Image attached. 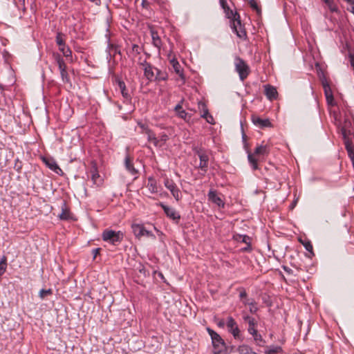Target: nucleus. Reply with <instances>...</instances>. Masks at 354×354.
<instances>
[{
    "label": "nucleus",
    "mask_w": 354,
    "mask_h": 354,
    "mask_svg": "<svg viewBox=\"0 0 354 354\" xmlns=\"http://www.w3.org/2000/svg\"><path fill=\"white\" fill-rule=\"evenodd\" d=\"M51 294H52V290L51 289H47V290L41 289L39 291V297H41V299H44L47 295H50Z\"/></svg>",
    "instance_id": "obj_43"
},
{
    "label": "nucleus",
    "mask_w": 354,
    "mask_h": 354,
    "mask_svg": "<svg viewBox=\"0 0 354 354\" xmlns=\"http://www.w3.org/2000/svg\"><path fill=\"white\" fill-rule=\"evenodd\" d=\"M174 111L179 118L183 119L185 121L189 120L191 118L189 115H188V113L183 109L180 104H178L175 106Z\"/></svg>",
    "instance_id": "obj_18"
},
{
    "label": "nucleus",
    "mask_w": 354,
    "mask_h": 354,
    "mask_svg": "<svg viewBox=\"0 0 354 354\" xmlns=\"http://www.w3.org/2000/svg\"><path fill=\"white\" fill-rule=\"evenodd\" d=\"M149 236V237H152V238H153V239H155V238H156V237H155V236L152 234V232H151L148 231V230H147L146 229L145 230V232H144V233H143V236Z\"/></svg>",
    "instance_id": "obj_47"
},
{
    "label": "nucleus",
    "mask_w": 354,
    "mask_h": 354,
    "mask_svg": "<svg viewBox=\"0 0 354 354\" xmlns=\"http://www.w3.org/2000/svg\"><path fill=\"white\" fill-rule=\"evenodd\" d=\"M7 268V259L3 257L0 260V277L5 273Z\"/></svg>",
    "instance_id": "obj_33"
},
{
    "label": "nucleus",
    "mask_w": 354,
    "mask_h": 354,
    "mask_svg": "<svg viewBox=\"0 0 354 354\" xmlns=\"http://www.w3.org/2000/svg\"><path fill=\"white\" fill-rule=\"evenodd\" d=\"M250 6L256 10L257 12H259V8L258 7L257 3L254 0H251L250 2Z\"/></svg>",
    "instance_id": "obj_45"
},
{
    "label": "nucleus",
    "mask_w": 354,
    "mask_h": 354,
    "mask_svg": "<svg viewBox=\"0 0 354 354\" xmlns=\"http://www.w3.org/2000/svg\"><path fill=\"white\" fill-rule=\"evenodd\" d=\"M235 70L239 73L241 80L243 81L250 73V68L245 61L236 57L234 59Z\"/></svg>",
    "instance_id": "obj_3"
},
{
    "label": "nucleus",
    "mask_w": 354,
    "mask_h": 354,
    "mask_svg": "<svg viewBox=\"0 0 354 354\" xmlns=\"http://www.w3.org/2000/svg\"><path fill=\"white\" fill-rule=\"evenodd\" d=\"M322 1L327 5L328 8H329V10L331 12H337V10H338L337 6L334 3L333 0H322Z\"/></svg>",
    "instance_id": "obj_34"
},
{
    "label": "nucleus",
    "mask_w": 354,
    "mask_h": 354,
    "mask_svg": "<svg viewBox=\"0 0 354 354\" xmlns=\"http://www.w3.org/2000/svg\"><path fill=\"white\" fill-rule=\"evenodd\" d=\"M250 301H251V299H248L247 297L243 299V303L245 306L248 305L250 304Z\"/></svg>",
    "instance_id": "obj_50"
},
{
    "label": "nucleus",
    "mask_w": 354,
    "mask_h": 354,
    "mask_svg": "<svg viewBox=\"0 0 354 354\" xmlns=\"http://www.w3.org/2000/svg\"><path fill=\"white\" fill-rule=\"evenodd\" d=\"M248 158L249 162L252 167L253 169L256 170L258 169L257 160L253 157V155L251 153H248Z\"/></svg>",
    "instance_id": "obj_39"
},
{
    "label": "nucleus",
    "mask_w": 354,
    "mask_h": 354,
    "mask_svg": "<svg viewBox=\"0 0 354 354\" xmlns=\"http://www.w3.org/2000/svg\"><path fill=\"white\" fill-rule=\"evenodd\" d=\"M14 3L19 8L22 6L24 7L25 0H13Z\"/></svg>",
    "instance_id": "obj_44"
},
{
    "label": "nucleus",
    "mask_w": 354,
    "mask_h": 354,
    "mask_svg": "<svg viewBox=\"0 0 354 354\" xmlns=\"http://www.w3.org/2000/svg\"><path fill=\"white\" fill-rule=\"evenodd\" d=\"M252 335V337L254 338V340L255 341V342L257 343V345H259V346H263L265 342L263 339L262 336L260 334L258 333V331H257L256 333H253Z\"/></svg>",
    "instance_id": "obj_36"
},
{
    "label": "nucleus",
    "mask_w": 354,
    "mask_h": 354,
    "mask_svg": "<svg viewBox=\"0 0 354 354\" xmlns=\"http://www.w3.org/2000/svg\"><path fill=\"white\" fill-rule=\"evenodd\" d=\"M151 34L153 46L158 48V49H160V47L162 46V41L158 33L154 30H151Z\"/></svg>",
    "instance_id": "obj_28"
},
{
    "label": "nucleus",
    "mask_w": 354,
    "mask_h": 354,
    "mask_svg": "<svg viewBox=\"0 0 354 354\" xmlns=\"http://www.w3.org/2000/svg\"><path fill=\"white\" fill-rule=\"evenodd\" d=\"M218 326L219 327H224L225 326V322L224 320H221L218 323Z\"/></svg>",
    "instance_id": "obj_52"
},
{
    "label": "nucleus",
    "mask_w": 354,
    "mask_h": 354,
    "mask_svg": "<svg viewBox=\"0 0 354 354\" xmlns=\"http://www.w3.org/2000/svg\"><path fill=\"white\" fill-rule=\"evenodd\" d=\"M351 12L354 14V6L352 7Z\"/></svg>",
    "instance_id": "obj_56"
},
{
    "label": "nucleus",
    "mask_w": 354,
    "mask_h": 354,
    "mask_svg": "<svg viewBox=\"0 0 354 354\" xmlns=\"http://www.w3.org/2000/svg\"><path fill=\"white\" fill-rule=\"evenodd\" d=\"M207 330L212 339L214 354H226L227 347L221 337L209 328Z\"/></svg>",
    "instance_id": "obj_1"
},
{
    "label": "nucleus",
    "mask_w": 354,
    "mask_h": 354,
    "mask_svg": "<svg viewBox=\"0 0 354 354\" xmlns=\"http://www.w3.org/2000/svg\"><path fill=\"white\" fill-rule=\"evenodd\" d=\"M265 95L270 100L277 99L278 93L275 87L269 84L264 86Z\"/></svg>",
    "instance_id": "obj_11"
},
{
    "label": "nucleus",
    "mask_w": 354,
    "mask_h": 354,
    "mask_svg": "<svg viewBox=\"0 0 354 354\" xmlns=\"http://www.w3.org/2000/svg\"><path fill=\"white\" fill-rule=\"evenodd\" d=\"M53 56L57 62L59 70L66 68V64L60 55L58 53H55Z\"/></svg>",
    "instance_id": "obj_31"
},
{
    "label": "nucleus",
    "mask_w": 354,
    "mask_h": 354,
    "mask_svg": "<svg viewBox=\"0 0 354 354\" xmlns=\"http://www.w3.org/2000/svg\"><path fill=\"white\" fill-rule=\"evenodd\" d=\"M123 233L121 231L115 232L111 230H106L102 233V239L104 241L109 242L112 244L120 242L123 239Z\"/></svg>",
    "instance_id": "obj_4"
},
{
    "label": "nucleus",
    "mask_w": 354,
    "mask_h": 354,
    "mask_svg": "<svg viewBox=\"0 0 354 354\" xmlns=\"http://www.w3.org/2000/svg\"><path fill=\"white\" fill-rule=\"evenodd\" d=\"M116 82L122 97L127 100H130V95L127 90L125 83L119 79Z\"/></svg>",
    "instance_id": "obj_20"
},
{
    "label": "nucleus",
    "mask_w": 354,
    "mask_h": 354,
    "mask_svg": "<svg viewBox=\"0 0 354 354\" xmlns=\"http://www.w3.org/2000/svg\"><path fill=\"white\" fill-rule=\"evenodd\" d=\"M145 133L147 135L148 141L151 142L156 147L159 145L160 140L149 128L145 129Z\"/></svg>",
    "instance_id": "obj_22"
},
{
    "label": "nucleus",
    "mask_w": 354,
    "mask_h": 354,
    "mask_svg": "<svg viewBox=\"0 0 354 354\" xmlns=\"http://www.w3.org/2000/svg\"><path fill=\"white\" fill-rule=\"evenodd\" d=\"M140 65L143 66L144 75L147 80L152 81L154 80H165L166 77L163 75H160V71L151 66V64L144 61L140 63Z\"/></svg>",
    "instance_id": "obj_2"
},
{
    "label": "nucleus",
    "mask_w": 354,
    "mask_h": 354,
    "mask_svg": "<svg viewBox=\"0 0 354 354\" xmlns=\"http://www.w3.org/2000/svg\"><path fill=\"white\" fill-rule=\"evenodd\" d=\"M43 161L45 162V164L49 169L55 171L56 174H59L60 172H62V169L57 165V162L54 159L49 158H43Z\"/></svg>",
    "instance_id": "obj_12"
},
{
    "label": "nucleus",
    "mask_w": 354,
    "mask_h": 354,
    "mask_svg": "<svg viewBox=\"0 0 354 354\" xmlns=\"http://www.w3.org/2000/svg\"><path fill=\"white\" fill-rule=\"evenodd\" d=\"M229 332H230L235 339L240 338V330L236 324V322L232 317H227L226 323Z\"/></svg>",
    "instance_id": "obj_7"
},
{
    "label": "nucleus",
    "mask_w": 354,
    "mask_h": 354,
    "mask_svg": "<svg viewBox=\"0 0 354 354\" xmlns=\"http://www.w3.org/2000/svg\"><path fill=\"white\" fill-rule=\"evenodd\" d=\"M160 205L163 209L165 214L170 218L171 219L175 221L178 223L180 218V214L176 211V209L173 207H170L160 203Z\"/></svg>",
    "instance_id": "obj_8"
},
{
    "label": "nucleus",
    "mask_w": 354,
    "mask_h": 354,
    "mask_svg": "<svg viewBox=\"0 0 354 354\" xmlns=\"http://www.w3.org/2000/svg\"><path fill=\"white\" fill-rule=\"evenodd\" d=\"M207 196L209 201L214 203L219 207H224L225 203L218 195L216 191L212 189L209 190Z\"/></svg>",
    "instance_id": "obj_9"
},
{
    "label": "nucleus",
    "mask_w": 354,
    "mask_h": 354,
    "mask_svg": "<svg viewBox=\"0 0 354 354\" xmlns=\"http://www.w3.org/2000/svg\"><path fill=\"white\" fill-rule=\"evenodd\" d=\"M254 155L264 156L268 153V148L267 145H259L254 150Z\"/></svg>",
    "instance_id": "obj_29"
},
{
    "label": "nucleus",
    "mask_w": 354,
    "mask_h": 354,
    "mask_svg": "<svg viewBox=\"0 0 354 354\" xmlns=\"http://www.w3.org/2000/svg\"><path fill=\"white\" fill-rule=\"evenodd\" d=\"M167 139H168V136L166 134H162L161 136V138H160L161 141L166 142L167 140Z\"/></svg>",
    "instance_id": "obj_51"
},
{
    "label": "nucleus",
    "mask_w": 354,
    "mask_h": 354,
    "mask_svg": "<svg viewBox=\"0 0 354 354\" xmlns=\"http://www.w3.org/2000/svg\"><path fill=\"white\" fill-rule=\"evenodd\" d=\"M225 15L227 18L231 19L233 21H236L238 24H240V15L236 12H233L229 7L224 10Z\"/></svg>",
    "instance_id": "obj_21"
},
{
    "label": "nucleus",
    "mask_w": 354,
    "mask_h": 354,
    "mask_svg": "<svg viewBox=\"0 0 354 354\" xmlns=\"http://www.w3.org/2000/svg\"><path fill=\"white\" fill-rule=\"evenodd\" d=\"M145 3H146V0H142V6H145Z\"/></svg>",
    "instance_id": "obj_55"
},
{
    "label": "nucleus",
    "mask_w": 354,
    "mask_h": 354,
    "mask_svg": "<svg viewBox=\"0 0 354 354\" xmlns=\"http://www.w3.org/2000/svg\"><path fill=\"white\" fill-rule=\"evenodd\" d=\"M60 71V75L64 83H70V78L66 71V68H64Z\"/></svg>",
    "instance_id": "obj_37"
},
{
    "label": "nucleus",
    "mask_w": 354,
    "mask_h": 354,
    "mask_svg": "<svg viewBox=\"0 0 354 354\" xmlns=\"http://www.w3.org/2000/svg\"><path fill=\"white\" fill-rule=\"evenodd\" d=\"M238 352L239 354H251L252 351L248 346L242 345L239 347Z\"/></svg>",
    "instance_id": "obj_38"
},
{
    "label": "nucleus",
    "mask_w": 354,
    "mask_h": 354,
    "mask_svg": "<svg viewBox=\"0 0 354 354\" xmlns=\"http://www.w3.org/2000/svg\"><path fill=\"white\" fill-rule=\"evenodd\" d=\"M164 185L165 187L171 192V194L177 201L180 200L182 197L181 192L173 180L165 178L164 180Z\"/></svg>",
    "instance_id": "obj_5"
},
{
    "label": "nucleus",
    "mask_w": 354,
    "mask_h": 354,
    "mask_svg": "<svg viewBox=\"0 0 354 354\" xmlns=\"http://www.w3.org/2000/svg\"><path fill=\"white\" fill-rule=\"evenodd\" d=\"M239 297L241 299H244L247 297V293L245 290H242L240 292Z\"/></svg>",
    "instance_id": "obj_49"
},
{
    "label": "nucleus",
    "mask_w": 354,
    "mask_h": 354,
    "mask_svg": "<svg viewBox=\"0 0 354 354\" xmlns=\"http://www.w3.org/2000/svg\"><path fill=\"white\" fill-rule=\"evenodd\" d=\"M169 62H170V64H171L174 71L176 72V73L178 74L179 75V77L182 80H184L185 76L183 74V71L180 64L178 63L177 59L175 57H172V58L169 59Z\"/></svg>",
    "instance_id": "obj_15"
},
{
    "label": "nucleus",
    "mask_w": 354,
    "mask_h": 354,
    "mask_svg": "<svg viewBox=\"0 0 354 354\" xmlns=\"http://www.w3.org/2000/svg\"><path fill=\"white\" fill-rule=\"evenodd\" d=\"M243 318L244 320L247 321L248 323V333L250 335H252L253 333H256L257 331L256 328L257 324V321L253 317H251L250 316H245Z\"/></svg>",
    "instance_id": "obj_17"
},
{
    "label": "nucleus",
    "mask_w": 354,
    "mask_h": 354,
    "mask_svg": "<svg viewBox=\"0 0 354 354\" xmlns=\"http://www.w3.org/2000/svg\"><path fill=\"white\" fill-rule=\"evenodd\" d=\"M348 3L354 6V0H347V1Z\"/></svg>",
    "instance_id": "obj_54"
},
{
    "label": "nucleus",
    "mask_w": 354,
    "mask_h": 354,
    "mask_svg": "<svg viewBox=\"0 0 354 354\" xmlns=\"http://www.w3.org/2000/svg\"><path fill=\"white\" fill-rule=\"evenodd\" d=\"M252 122L256 126H257L260 128L272 127L270 121L268 119H261L259 117L253 116Z\"/></svg>",
    "instance_id": "obj_14"
},
{
    "label": "nucleus",
    "mask_w": 354,
    "mask_h": 354,
    "mask_svg": "<svg viewBox=\"0 0 354 354\" xmlns=\"http://www.w3.org/2000/svg\"><path fill=\"white\" fill-rule=\"evenodd\" d=\"M131 48H132L133 53H135L136 54L140 53V47L137 44H133Z\"/></svg>",
    "instance_id": "obj_46"
},
{
    "label": "nucleus",
    "mask_w": 354,
    "mask_h": 354,
    "mask_svg": "<svg viewBox=\"0 0 354 354\" xmlns=\"http://www.w3.org/2000/svg\"><path fill=\"white\" fill-rule=\"evenodd\" d=\"M70 211L65 202L62 205V212L58 215L61 220H68L70 218Z\"/></svg>",
    "instance_id": "obj_26"
},
{
    "label": "nucleus",
    "mask_w": 354,
    "mask_h": 354,
    "mask_svg": "<svg viewBox=\"0 0 354 354\" xmlns=\"http://www.w3.org/2000/svg\"><path fill=\"white\" fill-rule=\"evenodd\" d=\"M198 108L203 109V113L201 114V117L205 118L208 123L214 124V118L210 114H209L208 110L206 108L205 103L201 101L198 102Z\"/></svg>",
    "instance_id": "obj_13"
},
{
    "label": "nucleus",
    "mask_w": 354,
    "mask_h": 354,
    "mask_svg": "<svg viewBox=\"0 0 354 354\" xmlns=\"http://www.w3.org/2000/svg\"><path fill=\"white\" fill-rule=\"evenodd\" d=\"M234 239L239 242H242L245 243L248 245V248H245L244 250H247L248 248H250V237L247 235H243V234H236L234 236Z\"/></svg>",
    "instance_id": "obj_24"
},
{
    "label": "nucleus",
    "mask_w": 354,
    "mask_h": 354,
    "mask_svg": "<svg viewBox=\"0 0 354 354\" xmlns=\"http://www.w3.org/2000/svg\"><path fill=\"white\" fill-rule=\"evenodd\" d=\"M131 228L134 235L136 237L140 238L141 236H143V233L145 232V228L142 225L133 224L131 225Z\"/></svg>",
    "instance_id": "obj_23"
},
{
    "label": "nucleus",
    "mask_w": 354,
    "mask_h": 354,
    "mask_svg": "<svg viewBox=\"0 0 354 354\" xmlns=\"http://www.w3.org/2000/svg\"><path fill=\"white\" fill-rule=\"evenodd\" d=\"M140 126L142 129V133H145V129L148 127H145L144 124H140Z\"/></svg>",
    "instance_id": "obj_53"
},
{
    "label": "nucleus",
    "mask_w": 354,
    "mask_h": 354,
    "mask_svg": "<svg viewBox=\"0 0 354 354\" xmlns=\"http://www.w3.org/2000/svg\"><path fill=\"white\" fill-rule=\"evenodd\" d=\"M59 50L63 53L66 57H71L72 52L71 49L66 45L64 44L62 46L59 47Z\"/></svg>",
    "instance_id": "obj_35"
},
{
    "label": "nucleus",
    "mask_w": 354,
    "mask_h": 354,
    "mask_svg": "<svg viewBox=\"0 0 354 354\" xmlns=\"http://www.w3.org/2000/svg\"><path fill=\"white\" fill-rule=\"evenodd\" d=\"M231 27L239 38H245L246 37V32L243 28L241 22L240 24H238L236 21H233Z\"/></svg>",
    "instance_id": "obj_16"
},
{
    "label": "nucleus",
    "mask_w": 354,
    "mask_h": 354,
    "mask_svg": "<svg viewBox=\"0 0 354 354\" xmlns=\"http://www.w3.org/2000/svg\"><path fill=\"white\" fill-rule=\"evenodd\" d=\"M220 4L223 10H226L229 6L227 4L226 0H220Z\"/></svg>",
    "instance_id": "obj_48"
},
{
    "label": "nucleus",
    "mask_w": 354,
    "mask_h": 354,
    "mask_svg": "<svg viewBox=\"0 0 354 354\" xmlns=\"http://www.w3.org/2000/svg\"><path fill=\"white\" fill-rule=\"evenodd\" d=\"M300 241L302 243V245L304 246L305 249L313 254V245H312L310 241H303L301 240H300Z\"/></svg>",
    "instance_id": "obj_41"
},
{
    "label": "nucleus",
    "mask_w": 354,
    "mask_h": 354,
    "mask_svg": "<svg viewBox=\"0 0 354 354\" xmlns=\"http://www.w3.org/2000/svg\"><path fill=\"white\" fill-rule=\"evenodd\" d=\"M64 35L61 32H57L56 35V43L59 46H62L64 44H65L64 39Z\"/></svg>",
    "instance_id": "obj_40"
},
{
    "label": "nucleus",
    "mask_w": 354,
    "mask_h": 354,
    "mask_svg": "<svg viewBox=\"0 0 354 354\" xmlns=\"http://www.w3.org/2000/svg\"><path fill=\"white\" fill-rule=\"evenodd\" d=\"M282 353V349L279 346H270L266 347L265 354H273Z\"/></svg>",
    "instance_id": "obj_30"
},
{
    "label": "nucleus",
    "mask_w": 354,
    "mask_h": 354,
    "mask_svg": "<svg viewBox=\"0 0 354 354\" xmlns=\"http://www.w3.org/2000/svg\"><path fill=\"white\" fill-rule=\"evenodd\" d=\"M196 154L200 159L198 168H200L205 174L207 172L208 168L209 156L202 149L198 150L196 151Z\"/></svg>",
    "instance_id": "obj_6"
},
{
    "label": "nucleus",
    "mask_w": 354,
    "mask_h": 354,
    "mask_svg": "<svg viewBox=\"0 0 354 354\" xmlns=\"http://www.w3.org/2000/svg\"><path fill=\"white\" fill-rule=\"evenodd\" d=\"M125 167L131 175L134 176L138 174V170L133 167L131 160L129 156L125 158Z\"/></svg>",
    "instance_id": "obj_27"
},
{
    "label": "nucleus",
    "mask_w": 354,
    "mask_h": 354,
    "mask_svg": "<svg viewBox=\"0 0 354 354\" xmlns=\"http://www.w3.org/2000/svg\"><path fill=\"white\" fill-rule=\"evenodd\" d=\"M147 187L151 194L158 192L157 183L156 180L152 177H149L148 178Z\"/></svg>",
    "instance_id": "obj_25"
},
{
    "label": "nucleus",
    "mask_w": 354,
    "mask_h": 354,
    "mask_svg": "<svg viewBox=\"0 0 354 354\" xmlns=\"http://www.w3.org/2000/svg\"><path fill=\"white\" fill-rule=\"evenodd\" d=\"M323 86H324V93H325V96H326L327 102L330 104H333L334 98H333V93H332L330 86L328 85V84L327 82H326V83H323Z\"/></svg>",
    "instance_id": "obj_19"
},
{
    "label": "nucleus",
    "mask_w": 354,
    "mask_h": 354,
    "mask_svg": "<svg viewBox=\"0 0 354 354\" xmlns=\"http://www.w3.org/2000/svg\"><path fill=\"white\" fill-rule=\"evenodd\" d=\"M248 306H250L249 310L251 313H256L257 312L258 308L257 306V303L253 299H251V301Z\"/></svg>",
    "instance_id": "obj_42"
},
{
    "label": "nucleus",
    "mask_w": 354,
    "mask_h": 354,
    "mask_svg": "<svg viewBox=\"0 0 354 354\" xmlns=\"http://www.w3.org/2000/svg\"><path fill=\"white\" fill-rule=\"evenodd\" d=\"M251 354H257V353L252 351V353Z\"/></svg>",
    "instance_id": "obj_57"
},
{
    "label": "nucleus",
    "mask_w": 354,
    "mask_h": 354,
    "mask_svg": "<svg viewBox=\"0 0 354 354\" xmlns=\"http://www.w3.org/2000/svg\"><path fill=\"white\" fill-rule=\"evenodd\" d=\"M90 173L91 174V178L94 185H97V187L102 185L103 179L98 174V171L97 170V168L95 165H93L91 170Z\"/></svg>",
    "instance_id": "obj_10"
},
{
    "label": "nucleus",
    "mask_w": 354,
    "mask_h": 354,
    "mask_svg": "<svg viewBox=\"0 0 354 354\" xmlns=\"http://www.w3.org/2000/svg\"><path fill=\"white\" fill-rule=\"evenodd\" d=\"M346 1H347V0H345Z\"/></svg>",
    "instance_id": "obj_58"
},
{
    "label": "nucleus",
    "mask_w": 354,
    "mask_h": 354,
    "mask_svg": "<svg viewBox=\"0 0 354 354\" xmlns=\"http://www.w3.org/2000/svg\"><path fill=\"white\" fill-rule=\"evenodd\" d=\"M346 149L348 152L350 159L354 158V146L349 142L346 141L345 143Z\"/></svg>",
    "instance_id": "obj_32"
}]
</instances>
